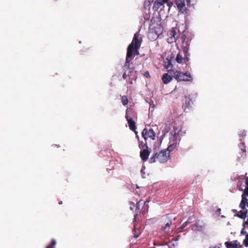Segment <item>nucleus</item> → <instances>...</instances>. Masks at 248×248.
Returning <instances> with one entry per match:
<instances>
[{"label": "nucleus", "instance_id": "nucleus-26", "mask_svg": "<svg viewBox=\"0 0 248 248\" xmlns=\"http://www.w3.org/2000/svg\"><path fill=\"white\" fill-rule=\"evenodd\" d=\"M176 40L174 38H173V37H169L168 39V42L169 43H172V42H173L174 41H176Z\"/></svg>", "mask_w": 248, "mask_h": 248}, {"label": "nucleus", "instance_id": "nucleus-6", "mask_svg": "<svg viewBox=\"0 0 248 248\" xmlns=\"http://www.w3.org/2000/svg\"><path fill=\"white\" fill-rule=\"evenodd\" d=\"M142 136L146 141L148 138H151L152 140L155 139V134L153 129L150 128L149 130L145 128L142 132Z\"/></svg>", "mask_w": 248, "mask_h": 248}, {"label": "nucleus", "instance_id": "nucleus-7", "mask_svg": "<svg viewBox=\"0 0 248 248\" xmlns=\"http://www.w3.org/2000/svg\"><path fill=\"white\" fill-rule=\"evenodd\" d=\"M177 146V139L176 138L173 136L170 138L169 145L168 147L166 149L168 152H169V154L170 152L173 151Z\"/></svg>", "mask_w": 248, "mask_h": 248}, {"label": "nucleus", "instance_id": "nucleus-35", "mask_svg": "<svg viewBox=\"0 0 248 248\" xmlns=\"http://www.w3.org/2000/svg\"><path fill=\"white\" fill-rule=\"evenodd\" d=\"M137 214H136V215H134V219H135V220H136V217H137Z\"/></svg>", "mask_w": 248, "mask_h": 248}, {"label": "nucleus", "instance_id": "nucleus-8", "mask_svg": "<svg viewBox=\"0 0 248 248\" xmlns=\"http://www.w3.org/2000/svg\"><path fill=\"white\" fill-rule=\"evenodd\" d=\"M175 2L180 12L183 13L186 11L185 0H175Z\"/></svg>", "mask_w": 248, "mask_h": 248}, {"label": "nucleus", "instance_id": "nucleus-3", "mask_svg": "<svg viewBox=\"0 0 248 248\" xmlns=\"http://www.w3.org/2000/svg\"><path fill=\"white\" fill-rule=\"evenodd\" d=\"M245 184L246 186L242 194V200L239 204V207L241 209L239 212L236 210H232L233 213L237 212V216L242 219H245L246 214L248 212L247 208H248V199L247 197L248 196V177L245 179Z\"/></svg>", "mask_w": 248, "mask_h": 248}, {"label": "nucleus", "instance_id": "nucleus-10", "mask_svg": "<svg viewBox=\"0 0 248 248\" xmlns=\"http://www.w3.org/2000/svg\"><path fill=\"white\" fill-rule=\"evenodd\" d=\"M149 155L150 152L148 148L143 149L140 152V157L143 161H146L148 160Z\"/></svg>", "mask_w": 248, "mask_h": 248}, {"label": "nucleus", "instance_id": "nucleus-23", "mask_svg": "<svg viewBox=\"0 0 248 248\" xmlns=\"http://www.w3.org/2000/svg\"><path fill=\"white\" fill-rule=\"evenodd\" d=\"M129 204L130 205V209L131 210H133L135 207L134 203L132 202H129Z\"/></svg>", "mask_w": 248, "mask_h": 248}, {"label": "nucleus", "instance_id": "nucleus-29", "mask_svg": "<svg viewBox=\"0 0 248 248\" xmlns=\"http://www.w3.org/2000/svg\"><path fill=\"white\" fill-rule=\"evenodd\" d=\"M143 75H144V76L145 77H146V78H150V74H149V72H148V71H146V72H145L144 73V74H143Z\"/></svg>", "mask_w": 248, "mask_h": 248}, {"label": "nucleus", "instance_id": "nucleus-30", "mask_svg": "<svg viewBox=\"0 0 248 248\" xmlns=\"http://www.w3.org/2000/svg\"><path fill=\"white\" fill-rule=\"evenodd\" d=\"M246 133L245 131H242L241 133L240 134V136H241L242 138L245 137L246 136Z\"/></svg>", "mask_w": 248, "mask_h": 248}, {"label": "nucleus", "instance_id": "nucleus-14", "mask_svg": "<svg viewBox=\"0 0 248 248\" xmlns=\"http://www.w3.org/2000/svg\"><path fill=\"white\" fill-rule=\"evenodd\" d=\"M186 100L185 101V109L186 108H189L191 106V105L193 104V102L191 100V99L190 98L189 95L188 96H186Z\"/></svg>", "mask_w": 248, "mask_h": 248}, {"label": "nucleus", "instance_id": "nucleus-28", "mask_svg": "<svg viewBox=\"0 0 248 248\" xmlns=\"http://www.w3.org/2000/svg\"><path fill=\"white\" fill-rule=\"evenodd\" d=\"M241 233L243 234H247V232L245 231V226L243 227V228L242 229V230L241 231Z\"/></svg>", "mask_w": 248, "mask_h": 248}, {"label": "nucleus", "instance_id": "nucleus-22", "mask_svg": "<svg viewBox=\"0 0 248 248\" xmlns=\"http://www.w3.org/2000/svg\"><path fill=\"white\" fill-rule=\"evenodd\" d=\"M139 147L140 149H144V148H148L147 142H146L145 144L140 143L139 144Z\"/></svg>", "mask_w": 248, "mask_h": 248}, {"label": "nucleus", "instance_id": "nucleus-33", "mask_svg": "<svg viewBox=\"0 0 248 248\" xmlns=\"http://www.w3.org/2000/svg\"><path fill=\"white\" fill-rule=\"evenodd\" d=\"M167 5H168V6H169V7H171V6H172V2H170V1H169V2H168L167 3Z\"/></svg>", "mask_w": 248, "mask_h": 248}, {"label": "nucleus", "instance_id": "nucleus-5", "mask_svg": "<svg viewBox=\"0 0 248 248\" xmlns=\"http://www.w3.org/2000/svg\"><path fill=\"white\" fill-rule=\"evenodd\" d=\"M174 78L178 81H190L192 80V77L190 75V73H183L178 70H176L173 73Z\"/></svg>", "mask_w": 248, "mask_h": 248}, {"label": "nucleus", "instance_id": "nucleus-32", "mask_svg": "<svg viewBox=\"0 0 248 248\" xmlns=\"http://www.w3.org/2000/svg\"><path fill=\"white\" fill-rule=\"evenodd\" d=\"M169 1L168 0H161V2L163 3V4L167 3Z\"/></svg>", "mask_w": 248, "mask_h": 248}, {"label": "nucleus", "instance_id": "nucleus-19", "mask_svg": "<svg viewBox=\"0 0 248 248\" xmlns=\"http://www.w3.org/2000/svg\"><path fill=\"white\" fill-rule=\"evenodd\" d=\"M56 244V241L54 239H52L50 244L48 245L46 248H55L54 246Z\"/></svg>", "mask_w": 248, "mask_h": 248}, {"label": "nucleus", "instance_id": "nucleus-4", "mask_svg": "<svg viewBox=\"0 0 248 248\" xmlns=\"http://www.w3.org/2000/svg\"><path fill=\"white\" fill-rule=\"evenodd\" d=\"M170 159L169 152L166 149L162 150L159 153L154 154L150 158L149 162L151 163L158 161L161 163L166 162Z\"/></svg>", "mask_w": 248, "mask_h": 248}, {"label": "nucleus", "instance_id": "nucleus-15", "mask_svg": "<svg viewBox=\"0 0 248 248\" xmlns=\"http://www.w3.org/2000/svg\"><path fill=\"white\" fill-rule=\"evenodd\" d=\"M162 5L163 4L161 2V0H156L154 3L153 9L155 11H157Z\"/></svg>", "mask_w": 248, "mask_h": 248}, {"label": "nucleus", "instance_id": "nucleus-24", "mask_svg": "<svg viewBox=\"0 0 248 248\" xmlns=\"http://www.w3.org/2000/svg\"><path fill=\"white\" fill-rule=\"evenodd\" d=\"M141 202H142V201H140L139 202H137V203L136 204V210H139L140 209V204H142V203H141Z\"/></svg>", "mask_w": 248, "mask_h": 248}, {"label": "nucleus", "instance_id": "nucleus-1", "mask_svg": "<svg viewBox=\"0 0 248 248\" xmlns=\"http://www.w3.org/2000/svg\"><path fill=\"white\" fill-rule=\"evenodd\" d=\"M182 42L181 48L182 52H180L175 58V55L169 52L165 53L166 60L167 62H172L175 60L177 62H182L184 60L185 62L189 60L188 50L190 44V40L186 38L185 34H181L179 41Z\"/></svg>", "mask_w": 248, "mask_h": 248}, {"label": "nucleus", "instance_id": "nucleus-20", "mask_svg": "<svg viewBox=\"0 0 248 248\" xmlns=\"http://www.w3.org/2000/svg\"><path fill=\"white\" fill-rule=\"evenodd\" d=\"M239 148L241 150V151H243V153H246V146L244 142H242L240 143V144L239 145Z\"/></svg>", "mask_w": 248, "mask_h": 248}, {"label": "nucleus", "instance_id": "nucleus-31", "mask_svg": "<svg viewBox=\"0 0 248 248\" xmlns=\"http://www.w3.org/2000/svg\"><path fill=\"white\" fill-rule=\"evenodd\" d=\"M221 246V244H220L217 246H215V247H211L209 248H220V247Z\"/></svg>", "mask_w": 248, "mask_h": 248}, {"label": "nucleus", "instance_id": "nucleus-34", "mask_svg": "<svg viewBox=\"0 0 248 248\" xmlns=\"http://www.w3.org/2000/svg\"><path fill=\"white\" fill-rule=\"evenodd\" d=\"M127 77V75H126L125 73H124L123 75V78L124 79H125Z\"/></svg>", "mask_w": 248, "mask_h": 248}, {"label": "nucleus", "instance_id": "nucleus-13", "mask_svg": "<svg viewBox=\"0 0 248 248\" xmlns=\"http://www.w3.org/2000/svg\"><path fill=\"white\" fill-rule=\"evenodd\" d=\"M225 245L227 248H238L237 241H235L234 243H232V242L227 241L225 243Z\"/></svg>", "mask_w": 248, "mask_h": 248}, {"label": "nucleus", "instance_id": "nucleus-16", "mask_svg": "<svg viewBox=\"0 0 248 248\" xmlns=\"http://www.w3.org/2000/svg\"><path fill=\"white\" fill-rule=\"evenodd\" d=\"M169 37L174 38L175 40L179 41L180 38H178V37L177 36V32L175 30L172 29V30L170 31L169 32Z\"/></svg>", "mask_w": 248, "mask_h": 248}, {"label": "nucleus", "instance_id": "nucleus-21", "mask_svg": "<svg viewBox=\"0 0 248 248\" xmlns=\"http://www.w3.org/2000/svg\"><path fill=\"white\" fill-rule=\"evenodd\" d=\"M243 244L246 247H248V234H246L245 239L243 241Z\"/></svg>", "mask_w": 248, "mask_h": 248}, {"label": "nucleus", "instance_id": "nucleus-18", "mask_svg": "<svg viewBox=\"0 0 248 248\" xmlns=\"http://www.w3.org/2000/svg\"><path fill=\"white\" fill-rule=\"evenodd\" d=\"M122 102L124 106L127 105L128 103V100L127 96L123 95L122 97Z\"/></svg>", "mask_w": 248, "mask_h": 248}, {"label": "nucleus", "instance_id": "nucleus-36", "mask_svg": "<svg viewBox=\"0 0 248 248\" xmlns=\"http://www.w3.org/2000/svg\"><path fill=\"white\" fill-rule=\"evenodd\" d=\"M62 201H60V202H59V204H62Z\"/></svg>", "mask_w": 248, "mask_h": 248}, {"label": "nucleus", "instance_id": "nucleus-9", "mask_svg": "<svg viewBox=\"0 0 248 248\" xmlns=\"http://www.w3.org/2000/svg\"><path fill=\"white\" fill-rule=\"evenodd\" d=\"M125 118L128 122L130 129L135 132L136 129V125L135 121H133L131 118H129L127 114L125 115Z\"/></svg>", "mask_w": 248, "mask_h": 248}, {"label": "nucleus", "instance_id": "nucleus-11", "mask_svg": "<svg viewBox=\"0 0 248 248\" xmlns=\"http://www.w3.org/2000/svg\"><path fill=\"white\" fill-rule=\"evenodd\" d=\"M173 77H174L173 74L170 75L169 73H165L163 75L162 80L163 82L166 84L172 80Z\"/></svg>", "mask_w": 248, "mask_h": 248}, {"label": "nucleus", "instance_id": "nucleus-12", "mask_svg": "<svg viewBox=\"0 0 248 248\" xmlns=\"http://www.w3.org/2000/svg\"><path fill=\"white\" fill-rule=\"evenodd\" d=\"M164 67L170 74H171V72L174 73L176 71L173 69V65L172 64V63H165ZM172 74H173V73Z\"/></svg>", "mask_w": 248, "mask_h": 248}, {"label": "nucleus", "instance_id": "nucleus-25", "mask_svg": "<svg viewBox=\"0 0 248 248\" xmlns=\"http://www.w3.org/2000/svg\"><path fill=\"white\" fill-rule=\"evenodd\" d=\"M247 210L248 211V212H247V213L246 214V217L247 216L248 217V218H247L246 221H245L243 222V227L245 226L246 225H248V209H247Z\"/></svg>", "mask_w": 248, "mask_h": 248}, {"label": "nucleus", "instance_id": "nucleus-17", "mask_svg": "<svg viewBox=\"0 0 248 248\" xmlns=\"http://www.w3.org/2000/svg\"><path fill=\"white\" fill-rule=\"evenodd\" d=\"M172 221L171 220H169L162 226V229L165 231L169 230Z\"/></svg>", "mask_w": 248, "mask_h": 248}, {"label": "nucleus", "instance_id": "nucleus-2", "mask_svg": "<svg viewBox=\"0 0 248 248\" xmlns=\"http://www.w3.org/2000/svg\"><path fill=\"white\" fill-rule=\"evenodd\" d=\"M142 42V38L139 32L135 33L132 42L127 48L125 62H130L133 59L140 54L139 49Z\"/></svg>", "mask_w": 248, "mask_h": 248}, {"label": "nucleus", "instance_id": "nucleus-27", "mask_svg": "<svg viewBox=\"0 0 248 248\" xmlns=\"http://www.w3.org/2000/svg\"><path fill=\"white\" fill-rule=\"evenodd\" d=\"M133 232L134 233V237L135 238H137L139 237V234H136V229H135V226L134 225V230H133Z\"/></svg>", "mask_w": 248, "mask_h": 248}]
</instances>
